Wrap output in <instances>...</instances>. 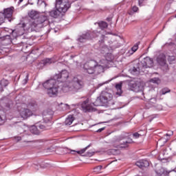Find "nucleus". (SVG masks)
Instances as JSON below:
<instances>
[{"label":"nucleus","mask_w":176,"mask_h":176,"mask_svg":"<svg viewBox=\"0 0 176 176\" xmlns=\"http://www.w3.org/2000/svg\"><path fill=\"white\" fill-rule=\"evenodd\" d=\"M130 87L133 91H140L141 90V83L138 82H131Z\"/></svg>","instance_id":"18"},{"label":"nucleus","mask_w":176,"mask_h":176,"mask_svg":"<svg viewBox=\"0 0 176 176\" xmlns=\"http://www.w3.org/2000/svg\"><path fill=\"white\" fill-rule=\"evenodd\" d=\"M108 153H109V155H118V153H119V150L112 148L108 151Z\"/></svg>","instance_id":"32"},{"label":"nucleus","mask_w":176,"mask_h":176,"mask_svg":"<svg viewBox=\"0 0 176 176\" xmlns=\"http://www.w3.org/2000/svg\"><path fill=\"white\" fill-rule=\"evenodd\" d=\"M64 152H65V153H72V152L75 153L76 151H73V150H71V149H69V148H65L64 149Z\"/></svg>","instance_id":"35"},{"label":"nucleus","mask_w":176,"mask_h":176,"mask_svg":"<svg viewBox=\"0 0 176 176\" xmlns=\"http://www.w3.org/2000/svg\"><path fill=\"white\" fill-rule=\"evenodd\" d=\"M98 25L101 30H105V28H108V23L107 22L102 21L98 23Z\"/></svg>","instance_id":"28"},{"label":"nucleus","mask_w":176,"mask_h":176,"mask_svg":"<svg viewBox=\"0 0 176 176\" xmlns=\"http://www.w3.org/2000/svg\"><path fill=\"white\" fill-rule=\"evenodd\" d=\"M43 63L45 65L52 64V63H53V60H52V58H46L45 60H44Z\"/></svg>","instance_id":"34"},{"label":"nucleus","mask_w":176,"mask_h":176,"mask_svg":"<svg viewBox=\"0 0 176 176\" xmlns=\"http://www.w3.org/2000/svg\"><path fill=\"white\" fill-rule=\"evenodd\" d=\"M172 60H175V58L174 56L171 57Z\"/></svg>","instance_id":"46"},{"label":"nucleus","mask_w":176,"mask_h":176,"mask_svg":"<svg viewBox=\"0 0 176 176\" xmlns=\"http://www.w3.org/2000/svg\"><path fill=\"white\" fill-rule=\"evenodd\" d=\"M5 14H3V12H0V25L5 23Z\"/></svg>","instance_id":"31"},{"label":"nucleus","mask_w":176,"mask_h":176,"mask_svg":"<svg viewBox=\"0 0 176 176\" xmlns=\"http://www.w3.org/2000/svg\"><path fill=\"white\" fill-rule=\"evenodd\" d=\"M50 114H47L45 115V117H44L43 120H44V123L43 124H40L38 126L39 129H41V130H47V126H50L52 124V118L53 117V111H50Z\"/></svg>","instance_id":"9"},{"label":"nucleus","mask_w":176,"mask_h":176,"mask_svg":"<svg viewBox=\"0 0 176 176\" xmlns=\"http://www.w3.org/2000/svg\"><path fill=\"white\" fill-rule=\"evenodd\" d=\"M23 1H24V0H19V3H21V2H23Z\"/></svg>","instance_id":"45"},{"label":"nucleus","mask_w":176,"mask_h":176,"mask_svg":"<svg viewBox=\"0 0 176 176\" xmlns=\"http://www.w3.org/2000/svg\"><path fill=\"white\" fill-rule=\"evenodd\" d=\"M155 173L157 176H166L168 175V173L167 170H165L164 168H160L157 170H155Z\"/></svg>","instance_id":"21"},{"label":"nucleus","mask_w":176,"mask_h":176,"mask_svg":"<svg viewBox=\"0 0 176 176\" xmlns=\"http://www.w3.org/2000/svg\"><path fill=\"white\" fill-rule=\"evenodd\" d=\"M104 130H105V128H104V127L101 128V129H99L97 131V133H101V131H104Z\"/></svg>","instance_id":"42"},{"label":"nucleus","mask_w":176,"mask_h":176,"mask_svg":"<svg viewBox=\"0 0 176 176\" xmlns=\"http://www.w3.org/2000/svg\"><path fill=\"white\" fill-rule=\"evenodd\" d=\"M90 148V145H88L87 147L81 149L80 151H76L74 153H78V155H83V153H85L86 152V151H87V149Z\"/></svg>","instance_id":"30"},{"label":"nucleus","mask_w":176,"mask_h":176,"mask_svg":"<svg viewBox=\"0 0 176 176\" xmlns=\"http://www.w3.org/2000/svg\"><path fill=\"white\" fill-rule=\"evenodd\" d=\"M166 135H168V133H166Z\"/></svg>","instance_id":"51"},{"label":"nucleus","mask_w":176,"mask_h":176,"mask_svg":"<svg viewBox=\"0 0 176 176\" xmlns=\"http://www.w3.org/2000/svg\"><path fill=\"white\" fill-rule=\"evenodd\" d=\"M116 89L117 90L116 94L117 96H122V93H123V91H122V83L116 84Z\"/></svg>","instance_id":"24"},{"label":"nucleus","mask_w":176,"mask_h":176,"mask_svg":"<svg viewBox=\"0 0 176 176\" xmlns=\"http://www.w3.org/2000/svg\"><path fill=\"white\" fill-rule=\"evenodd\" d=\"M126 137L124 136H120L116 140H113L111 143L112 146L113 148H129V144H133L134 141H133V139L128 138L127 140H125Z\"/></svg>","instance_id":"3"},{"label":"nucleus","mask_w":176,"mask_h":176,"mask_svg":"<svg viewBox=\"0 0 176 176\" xmlns=\"http://www.w3.org/2000/svg\"><path fill=\"white\" fill-rule=\"evenodd\" d=\"M144 63V67L145 68H148L151 67H153V59L151 58L149 56H146V58H144L143 60Z\"/></svg>","instance_id":"17"},{"label":"nucleus","mask_w":176,"mask_h":176,"mask_svg":"<svg viewBox=\"0 0 176 176\" xmlns=\"http://www.w3.org/2000/svg\"><path fill=\"white\" fill-rule=\"evenodd\" d=\"M75 120V118H74V116L69 115L68 117L66 118L65 121V124L66 126H71L72 124V122Z\"/></svg>","instance_id":"22"},{"label":"nucleus","mask_w":176,"mask_h":176,"mask_svg":"<svg viewBox=\"0 0 176 176\" xmlns=\"http://www.w3.org/2000/svg\"><path fill=\"white\" fill-rule=\"evenodd\" d=\"M160 65H166V55L161 54L157 58Z\"/></svg>","instance_id":"19"},{"label":"nucleus","mask_w":176,"mask_h":176,"mask_svg":"<svg viewBox=\"0 0 176 176\" xmlns=\"http://www.w3.org/2000/svg\"><path fill=\"white\" fill-rule=\"evenodd\" d=\"M93 155H94V152L88 151V152L87 153V156H89V157H91V156H93Z\"/></svg>","instance_id":"41"},{"label":"nucleus","mask_w":176,"mask_h":176,"mask_svg":"<svg viewBox=\"0 0 176 176\" xmlns=\"http://www.w3.org/2000/svg\"><path fill=\"white\" fill-rule=\"evenodd\" d=\"M50 16L54 19H60L64 16V14L61 10H60V8H58V9L50 12Z\"/></svg>","instance_id":"12"},{"label":"nucleus","mask_w":176,"mask_h":176,"mask_svg":"<svg viewBox=\"0 0 176 176\" xmlns=\"http://www.w3.org/2000/svg\"><path fill=\"white\" fill-rule=\"evenodd\" d=\"M107 21H110L111 19L107 18Z\"/></svg>","instance_id":"49"},{"label":"nucleus","mask_w":176,"mask_h":176,"mask_svg":"<svg viewBox=\"0 0 176 176\" xmlns=\"http://www.w3.org/2000/svg\"><path fill=\"white\" fill-rule=\"evenodd\" d=\"M112 98L113 96L111 94L108 92H104L100 96L99 98L96 100V102H100V104L96 105H107V104H108V102L112 100Z\"/></svg>","instance_id":"8"},{"label":"nucleus","mask_w":176,"mask_h":176,"mask_svg":"<svg viewBox=\"0 0 176 176\" xmlns=\"http://www.w3.org/2000/svg\"><path fill=\"white\" fill-rule=\"evenodd\" d=\"M95 67L96 60H90L84 64L83 69L85 72H87V74L93 75V74H96Z\"/></svg>","instance_id":"7"},{"label":"nucleus","mask_w":176,"mask_h":176,"mask_svg":"<svg viewBox=\"0 0 176 176\" xmlns=\"http://www.w3.org/2000/svg\"><path fill=\"white\" fill-rule=\"evenodd\" d=\"M133 137H134V138H140V137H141V135L135 132L133 134Z\"/></svg>","instance_id":"36"},{"label":"nucleus","mask_w":176,"mask_h":176,"mask_svg":"<svg viewBox=\"0 0 176 176\" xmlns=\"http://www.w3.org/2000/svg\"><path fill=\"white\" fill-rule=\"evenodd\" d=\"M145 1H148V0H138V5L139 6H142L143 3Z\"/></svg>","instance_id":"38"},{"label":"nucleus","mask_w":176,"mask_h":176,"mask_svg":"<svg viewBox=\"0 0 176 176\" xmlns=\"http://www.w3.org/2000/svg\"><path fill=\"white\" fill-rule=\"evenodd\" d=\"M171 90H170L168 88H164L160 91V96H164V94H167V93H170Z\"/></svg>","instance_id":"29"},{"label":"nucleus","mask_w":176,"mask_h":176,"mask_svg":"<svg viewBox=\"0 0 176 176\" xmlns=\"http://www.w3.org/2000/svg\"><path fill=\"white\" fill-rule=\"evenodd\" d=\"M30 131L32 133V134H35L36 135L39 134V131H38V128H36L35 126H32L30 128Z\"/></svg>","instance_id":"25"},{"label":"nucleus","mask_w":176,"mask_h":176,"mask_svg":"<svg viewBox=\"0 0 176 176\" xmlns=\"http://www.w3.org/2000/svg\"><path fill=\"white\" fill-rule=\"evenodd\" d=\"M100 169L102 168V166H98Z\"/></svg>","instance_id":"48"},{"label":"nucleus","mask_w":176,"mask_h":176,"mask_svg":"<svg viewBox=\"0 0 176 176\" xmlns=\"http://www.w3.org/2000/svg\"><path fill=\"white\" fill-rule=\"evenodd\" d=\"M2 117H1V116H0V122H2Z\"/></svg>","instance_id":"47"},{"label":"nucleus","mask_w":176,"mask_h":176,"mask_svg":"<svg viewBox=\"0 0 176 176\" xmlns=\"http://www.w3.org/2000/svg\"><path fill=\"white\" fill-rule=\"evenodd\" d=\"M135 164L139 168H146V167H149V161L146 160H141L138 161Z\"/></svg>","instance_id":"16"},{"label":"nucleus","mask_w":176,"mask_h":176,"mask_svg":"<svg viewBox=\"0 0 176 176\" xmlns=\"http://www.w3.org/2000/svg\"><path fill=\"white\" fill-rule=\"evenodd\" d=\"M13 9H14V8L11 7L6 8L3 10V13L5 16V19H8V21H12V16H13Z\"/></svg>","instance_id":"13"},{"label":"nucleus","mask_w":176,"mask_h":176,"mask_svg":"<svg viewBox=\"0 0 176 176\" xmlns=\"http://www.w3.org/2000/svg\"><path fill=\"white\" fill-rule=\"evenodd\" d=\"M155 107L158 109V111H162V109H163V106H162V104H157L155 105Z\"/></svg>","instance_id":"37"},{"label":"nucleus","mask_w":176,"mask_h":176,"mask_svg":"<svg viewBox=\"0 0 176 176\" xmlns=\"http://www.w3.org/2000/svg\"><path fill=\"white\" fill-rule=\"evenodd\" d=\"M100 34V33L97 31L91 32L88 30L80 36L78 41L81 43H85V42H87V41H91V39L97 38Z\"/></svg>","instance_id":"4"},{"label":"nucleus","mask_w":176,"mask_h":176,"mask_svg":"<svg viewBox=\"0 0 176 176\" xmlns=\"http://www.w3.org/2000/svg\"><path fill=\"white\" fill-rule=\"evenodd\" d=\"M151 83H154L155 85H160V78H153L149 80Z\"/></svg>","instance_id":"27"},{"label":"nucleus","mask_w":176,"mask_h":176,"mask_svg":"<svg viewBox=\"0 0 176 176\" xmlns=\"http://www.w3.org/2000/svg\"><path fill=\"white\" fill-rule=\"evenodd\" d=\"M129 14H132L133 12H129Z\"/></svg>","instance_id":"50"},{"label":"nucleus","mask_w":176,"mask_h":176,"mask_svg":"<svg viewBox=\"0 0 176 176\" xmlns=\"http://www.w3.org/2000/svg\"><path fill=\"white\" fill-rule=\"evenodd\" d=\"M155 102H156V98H153L150 99L151 104H155Z\"/></svg>","instance_id":"40"},{"label":"nucleus","mask_w":176,"mask_h":176,"mask_svg":"<svg viewBox=\"0 0 176 176\" xmlns=\"http://www.w3.org/2000/svg\"><path fill=\"white\" fill-rule=\"evenodd\" d=\"M56 85H57V80H56V78H52L45 82L43 84V87H45V89L49 90V89H52V87H54L55 86H56Z\"/></svg>","instance_id":"11"},{"label":"nucleus","mask_w":176,"mask_h":176,"mask_svg":"<svg viewBox=\"0 0 176 176\" xmlns=\"http://www.w3.org/2000/svg\"><path fill=\"white\" fill-rule=\"evenodd\" d=\"M85 87V82L78 77H74L69 82H66L62 85V91L63 93L72 91L76 93Z\"/></svg>","instance_id":"2"},{"label":"nucleus","mask_w":176,"mask_h":176,"mask_svg":"<svg viewBox=\"0 0 176 176\" xmlns=\"http://www.w3.org/2000/svg\"><path fill=\"white\" fill-rule=\"evenodd\" d=\"M36 1H37V5H42V6H43L44 8H46V6H47V4L45 1L36 0Z\"/></svg>","instance_id":"33"},{"label":"nucleus","mask_w":176,"mask_h":176,"mask_svg":"<svg viewBox=\"0 0 176 176\" xmlns=\"http://www.w3.org/2000/svg\"><path fill=\"white\" fill-rule=\"evenodd\" d=\"M132 10L133 12H134L135 13L138 12L139 9H138V7L134 6L133 8H132Z\"/></svg>","instance_id":"39"},{"label":"nucleus","mask_w":176,"mask_h":176,"mask_svg":"<svg viewBox=\"0 0 176 176\" xmlns=\"http://www.w3.org/2000/svg\"><path fill=\"white\" fill-rule=\"evenodd\" d=\"M29 17L34 21H30L26 24H23V27L29 31H35L39 28H43L46 25H49V16L46 14H41L36 10H31L29 13Z\"/></svg>","instance_id":"1"},{"label":"nucleus","mask_w":176,"mask_h":176,"mask_svg":"<svg viewBox=\"0 0 176 176\" xmlns=\"http://www.w3.org/2000/svg\"><path fill=\"white\" fill-rule=\"evenodd\" d=\"M20 116L23 119H27L32 116V111L28 109H21L19 111Z\"/></svg>","instance_id":"15"},{"label":"nucleus","mask_w":176,"mask_h":176,"mask_svg":"<svg viewBox=\"0 0 176 176\" xmlns=\"http://www.w3.org/2000/svg\"><path fill=\"white\" fill-rule=\"evenodd\" d=\"M81 109L83 112H94L96 111V109L93 107L91 104L89 103V99H87L81 104Z\"/></svg>","instance_id":"10"},{"label":"nucleus","mask_w":176,"mask_h":176,"mask_svg":"<svg viewBox=\"0 0 176 176\" xmlns=\"http://www.w3.org/2000/svg\"><path fill=\"white\" fill-rule=\"evenodd\" d=\"M25 80V84L27 83V82H28V75L26 76V78L24 79Z\"/></svg>","instance_id":"43"},{"label":"nucleus","mask_w":176,"mask_h":176,"mask_svg":"<svg viewBox=\"0 0 176 176\" xmlns=\"http://www.w3.org/2000/svg\"><path fill=\"white\" fill-rule=\"evenodd\" d=\"M133 72H137V68L135 67H133Z\"/></svg>","instance_id":"44"},{"label":"nucleus","mask_w":176,"mask_h":176,"mask_svg":"<svg viewBox=\"0 0 176 176\" xmlns=\"http://www.w3.org/2000/svg\"><path fill=\"white\" fill-rule=\"evenodd\" d=\"M9 85V81L8 80L3 79L0 81V92L3 91V87H6Z\"/></svg>","instance_id":"23"},{"label":"nucleus","mask_w":176,"mask_h":176,"mask_svg":"<svg viewBox=\"0 0 176 176\" xmlns=\"http://www.w3.org/2000/svg\"><path fill=\"white\" fill-rule=\"evenodd\" d=\"M104 72V66L101 65L97 64V62H96L95 65V75H98V74H101Z\"/></svg>","instance_id":"20"},{"label":"nucleus","mask_w":176,"mask_h":176,"mask_svg":"<svg viewBox=\"0 0 176 176\" xmlns=\"http://www.w3.org/2000/svg\"><path fill=\"white\" fill-rule=\"evenodd\" d=\"M47 94H48L49 97H56L58 94V87L55 85V87L48 89Z\"/></svg>","instance_id":"14"},{"label":"nucleus","mask_w":176,"mask_h":176,"mask_svg":"<svg viewBox=\"0 0 176 176\" xmlns=\"http://www.w3.org/2000/svg\"><path fill=\"white\" fill-rule=\"evenodd\" d=\"M136 50H138V43L135 44L129 51V54H134Z\"/></svg>","instance_id":"26"},{"label":"nucleus","mask_w":176,"mask_h":176,"mask_svg":"<svg viewBox=\"0 0 176 176\" xmlns=\"http://www.w3.org/2000/svg\"><path fill=\"white\" fill-rule=\"evenodd\" d=\"M56 8H58L59 10H61L62 13L64 14L71 8V3L68 0H56Z\"/></svg>","instance_id":"6"},{"label":"nucleus","mask_w":176,"mask_h":176,"mask_svg":"<svg viewBox=\"0 0 176 176\" xmlns=\"http://www.w3.org/2000/svg\"><path fill=\"white\" fill-rule=\"evenodd\" d=\"M56 82H60V83H63V86H64L65 83H69V73L66 69L62 70L58 74H56L54 76Z\"/></svg>","instance_id":"5"}]
</instances>
